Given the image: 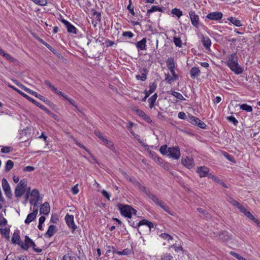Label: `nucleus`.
I'll return each instance as SVG.
<instances>
[{
    "mask_svg": "<svg viewBox=\"0 0 260 260\" xmlns=\"http://www.w3.org/2000/svg\"><path fill=\"white\" fill-rule=\"evenodd\" d=\"M238 57L236 53L232 54L229 57L227 65L236 74H240L243 72V69L239 66L238 62Z\"/></svg>",
    "mask_w": 260,
    "mask_h": 260,
    "instance_id": "f257e3e1",
    "label": "nucleus"
},
{
    "mask_svg": "<svg viewBox=\"0 0 260 260\" xmlns=\"http://www.w3.org/2000/svg\"><path fill=\"white\" fill-rule=\"evenodd\" d=\"M131 183L135 186L138 187L141 190L144 192L149 198H150L157 205L161 201L158 199L157 197L152 193L150 190L146 188L144 186L142 185L140 182L137 181L136 179H131Z\"/></svg>",
    "mask_w": 260,
    "mask_h": 260,
    "instance_id": "f03ea898",
    "label": "nucleus"
},
{
    "mask_svg": "<svg viewBox=\"0 0 260 260\" xmlns=\"http://www.w3.org/2000/svg\"><path fill=\"white\" fill-rule=\"evenodd\" d=\"M117 207L121 215L130 218V206L119 203L117 205Z\"/></svg>",
    "mask_w": 260,
    "mask_h": 260,
    "instance_id": "7ed1b4c3",
    "label": "nucleus"
},
{
    "mask_svg": "<svg viewBox=\"0 0 260 260\" xmlns=\"http://www.w3.org/2000/svg\"><path fill=\"white\" fill-rule=\"evenodd\" d=\"M168 156L174 159H178L180 156V152L179 147H169Z\"/></svg>",
    "mask_w": 260,
    "mask_h": 260,
    "instance_id": "20e7f679",
    "label": "nucleus"
},
{
    "mask_svg": "<svg viewBox=\"0 0 260 260\" xmlns=\"http://www.w3.org/2000/svg\"><path fill=\"white\" fill-rule=\"evenodd\" d=\"M2 187L5 192L6 197L9 199H11L12 194L11 192L10 186L6 179H2Z\"/></svg>",
    "mask_w": 260,
    "mask_h": 260,
    "instance_id": "39448f33",
    "label": "nucleus"
},
{
    "mask_svg": "<svg viewBox=\"0 0 260 260\" xmlns=\"http://www.w3.org/2000/svg\"><path fill=\"white\" fill-rule=\"evenodd\" d=\"M189 15L192 25L196 28L199 27V17L193 11H190L189 12Z\"/></svg>",
    "mask_w": 260,
    "mask_h": 260,
    "instance_id": "423d86ee",
    "label": "nucleus"
},
{
    "mask_svg": "<svg viewBox=\"0 0 260 260\" xmlns=\"http://www.w3.org/2000/svg\"><path fill=\"white\" fill-rule=\"evenodd\" d=\"M131 15H133L131 20V23L134 25L139 24L140 22L142 21V16L139 14H137L134 12L133 9H131Z\"/></svg>",
    "mask_w": 260,
    "mask_h": 260,
    "instance_id": "0eeeda50",
    "label": "nucleus"
},
{
    "mask_svg": "<svg viewBox=\"0 0 260 260\" xmlns=\"http://www.w3.org/2000/svg\"><path fill=\"white\" fill-rule=\"evenodd\" d=\"M66 223L70 228L73 230V231L77 228L74 221V216L72 215L67 214L65 216Z\"/></svg>",
    "mask_w": 260,
    "mask_h": 260,
    "instance_id": "6e6552de",
    "label": "nucleus"
},
{
    "mask_svg": "<svg viewBox=\"0 0 260 260\" xmlns=\"http://www.w3.org/2000/svg\"><path fill=\"white\" fill-rule=\"evenodd\" d=\"M61 22L64 24L68 32L73 33L74 34H77L76 28L74 25H73L71 23H70L68 21L64 19H62L61 20Z\"/></svg>",
    "mask_w": 260,
    "mask_h": 260,
    "instance_id": "1a4fd4ad",
    "label": "nucleus"
},
{
    "mask_svg": "<svg viewBox=\"0 0 260 260\" xmlns=\"http://www.w3.org/2000/svg\"><path fill=\"white\" fill-rule=\"evenodd\" d=\"M222 13L220 12H214L209 13L206 17L207 18L212 20H219L222 17Z\"/></svg>",
    "mask_w": 260,
    "mask_h": 260,
    "instance_id": "9d476101",
    "label": "nucleus"
},
{
    "mask_svg": "<svg viewBox=\"0 0 260 260\" xmlns=\"http://www.w3.org/2000/svg\"><path fill=\"white\" fill-rule=\"evenodd\" d=\"M190 123L192 124L198 125L201 128H205L206 126V124L204 122L194 116H191L190 117Z\"/></svg>",
    "mask_w": 260,
    "mask_h": 260,
    "instance_id": "9b49d317",
    "label": "nucleus"
},
{
    "mask_svg": "<svg viewBox=\"0 0 260 260\" xmlns=\"http://www.w3.org/2000/svg\"><path fill=\"white\" fill-rule=\"evenodd\" d=\"M202 42L204 47L208 50L210 49L211 45V41L210 39L207 36H204L203 34H201Z\"/></svg>",
    "mask_w": 260,
    "mask_h": 260,
    "instance_id": "f8f14e48",
    "label": "nucleus"
},
{
    "mask_svg": "<svg viewBox=\"0 0 260 260\" xmlns=\"http://www.w3.org/2000/svg\"><path fill=\"white\" fill-rule=\"evenodd\" d=\"M197 172L200 177H207L209 173V169L205 166H201L198 168Z\"/></svg>",
    "mask_w": 260,
    "mask_h": 260,
    "instance_id": "ddd939ff",
    "label": "nucleus"
},
{
    "mask_svg": "<svg viewBox=\"0 0 260 260\" xmlns=\"http://www.w3.org/2000/svg\"><path fill=\"white\" fill-rule=\"evenodd\" d=\"M182 164L188 169H191L194 167L193 159L192 158L187 157L182 159Z\"/></svg>",
    "mask_w": 260,
    "mask_h": 260,
    "instance_id": "4468645a",
    "label": "nucleus"
},
{
    "mask_svg": "<svg viewBox=\"0 0 260 260\" xmlns=\"http://www.w3.org/2000/svg\"><path fill=\"white\" fill-rule=\"evenodd\" d=\"M32 242L33 241L28 236H25L24 243L23 242L21 243V247L24 250H27Z\"/></svg>",
    "mask_w": 260,
    "mask_h": 260,
    "instance_id": "2eb2a0df",
    "label": "nucleus"
},
{
    "mask_svg": "<svg viewBox=\"0 0 260 260\" xmlns=\"http://www.w3.org/2000/svg\"><path fill=\"white\" fill-rule=\"evenodd\" d=\"M38 211V209L36 208V209H34L33 210V212L32 213L28 214L26 219L25 220V223L26 224H29L32 220H34L35 218L36 217Z\"/></svg>",
    "mask_w": 260,
    "mask_h": 260,
    "instance_id": "dca6fc26",
    "label": "nucleus"
},
{
    "mask_svg": "<svg viewBox=\"0 0 260 260\" xmlns=\"http://www.w3.org/2000/svg\"><path fill=\"white\" fill-rule=\"evenodd\" d=\"M56 226L51 224L49 226L47 232L45 234V236L46 237L50 238L53 236V235L56 232Z\"/></svg>",
    "mask_w": 260,
    "mask_h": 260,
    "instance_id": "f3484780",
    "label": "nucleus"
},
{
    "mask_svg": "<svg viewBox=\"0 0 260 260\" xmlns=\"http://www.w3.org/2000/svg\"><path fill=\"white\" fill-rule=\"evenodd\" d=\"M10 87L12 88L13 89L17 91L19 94H20L21 95L23 96L24 98H26L31 102H32L34 104H36V101L31 98V97L27 95L26 94L24 93L22 91H20V90L18 89L15 87L12 86V85H9Z\"/></svg>",
    "mask_w": 260,
    "mask_h": 260,
    "instance_id": "a211bd4d",
    "label": "nucleus"
},
{
    "mask_svg": "<svg viewBox=\"0 0 260 260\" xmlns=\"http://www.w3.org/2000/svg\"><path fill=\"white\" fill-rule=\"evenodd\" d=\"M50 208L48 202H45L41 206L40 209V214L47 215L50 212Z\"/></svg>",
    "mask_w": 260,
    "mask_h": 260,
    "instance_id": "6ab92c4d",
    "label": "nucleus"
},
{
    "mask_svg": "<svg viewBox=\"0 0 260 260\" xmlns=\"http://www.w3.org/2000/svg\"><path fill=\"white\" fill-rule=\"evenodd\" d=\"M11 241L13 244H17L21 247L22 242L20 240L19 231L14 232Z\"/></svg>",
    "mask_w": 260,
    "mask_h": 260,
    "instance_id": "aec40b11",
    "label": "nucleus"
},
{
    "mask_svg": "<svg viewBox=\"0 0 260 260\" xmlns=\"http://www.w3.org/2000/svg\"><path fill=\"white\" fill-rule=\"evenodd\" d=\"M62 260H80V258L74 253L68 252L62 257Z\"/></svg>",
    "mask_w": 260,
    "mask_h": 260,
    "instance_id": "412c9836",
    "label": "nucleus"
},
{
    "mask_svg": "<svg viewBox=\"0 0 260 260\" xmlns=\"http://www.w3.org/2000/svg\"><path fill=\"white\" fill-rule=\"evenodd\" d=\"M200 70L198 67H192L190 70V77L192 79L198 78L200 76Z\"/></svg>",
    "mask_w": 260,
    "mask_h": 260,
    "instance_id": "4be33fe9",
    "label": "nucleus"
},
{
    "mask_svg": "<svg viewBox=\"0 0 260 260\" xmlns=\"http://www.w3.org/2000/svg\"><path fill=\"white\" fill-rule=\"evenodd\" d=\"M167 66L171 73H174L175 71V63L174 58L172 57L169 58L166 61Z\"/></svg>",
    "mask_w": 260,
    "mask_h": 260,
    "instance_id": "5701e85b",
    "label": "nucleus"
},
{
    "mask_svg": "<svg viewBox=\"0 0 260 260\" xmlns=\"http://www.w3.org/2000/svg\"><path fill=\"white\" fill-rule=\"evenodd\" d=\"M146 39L143 38L141 41L137 42L136 43V46L138 50H146Z\"/></svg>",
    "mask_w": 260,
    "mask_h": 260,
    "instance_id": "b1692460",
    "label": "nucleus"
},
{
    "mask_svg": "<svg viewBox=\"0 0 260 260\" xmlns=\"http://www.w3.org/2000/svg\"><path fill=\"white\" fill-rule=\"evenodd\" d=\"M219 239L223 242H226L231 239V236L225 231L222 232L219 234Z\"/></svg>",
    "mask_w": 260,
    "mask_h": 260,
    "instance_id": "393cba45",
    "label": "nucleus"
},
{
    "mask_svg": "<svg viewBox=\"0 0 260 260\" xmlns=\"http://www.w3.org/2000/svg\"><path fill=\"white\" fill-rule=\"evenodd\" d=\"M25 190L26 189L16 186L14 191L15 197L17 198H20L24 194Z\"/></svg>",
    "mask_w": 260,
    "mask_h": 260,
    "instance_id": "a878e982",
    "label": "nucleus"
},
{
    "mask_svg": "<svg viewBox=\"0 0 260 260\" xmlns=\"http://www.w3.org/2000/svg\"><path fill=\"white\" fill-rule=\"evenodd\" d=\"M157 84L155 82L151 83L149 84V89L148 91H145V94L146 97H148L151 93H152L156 89Z\"/></svg>",
    "mask_w": 260,
    "mask_h": 260,
    "instance_id": "bb28decb",
    "label": "nucleus"
},
{
    "mask_svg": "<svg viewBox=\"0 0 260 260\" xmlns=\"http://www.w3.org/2000/svg\"><path fill=\"white\" fill-rule=\"evenodd\" d=\"M228 20L236 26H242V24L240 20L235 17H231L228 18Z\"/></svg>",
    "mask_w": 260,
    "mask_h": 260,
    "instance_id": "cd10ccee",
    "label": "nucleus"
},
{
    "mask_svg": "<svg viewBox=\"0 0 260 260\" xmlns=\"http://www.w3.org/2000/svg\"><path fill=\"white\" fill-rule=\"evenodd\" d=\"M30 194L33 198L31 199H34L35 200H40L41 198L40 192L37 189H33Z\"/></svg>",
    "mask_w": 260,
    "mask_h": 260,
    "instance_id": "c85d7f7f",
    "label": "nucleus"
},
{
    "mask_svg": "<svg viewBox=\"0 0 260 260\" xmlns=\"http://www.w3.org/2000/svg\"><path fill=\"white\" fill-rule=\"evenodd\" d=\"M157 98V94L156 93H154L148 100V102L149 103V107L152 109L154 106V104Z\"/></svg>",
    "mask_w": 260,
    "mask_h": 260,
    "instance_id": "c756f323",
    "label": "nucleus"
},
{
    "mask_svg": "<svg viewBox=\"0 0 260 260\" xmlns=\"http://www.w3.org/2000/svg\"><path fill=\"white\" fill-rule=\"evenodd\" d=\"M147 71L144 69L143 72L141 73V75H137L136 77L138 80H141L144 81L147 78Z\"/></svg>",
    "mask_w": 260,
    "mask_h": 260,
    "instance_id": "7c9ffc66",
    "label": "nucleus"
},
{
    "mask_svg": "<svg viewBox=\"0 0 260 260\" xmlns=\"http://www.w3.org/2000/svg\"><path fill=\"white\" fill-rule=\"evenodd\" d=\"M156 11L162 12L164 11V8H160L157 6H153L150 9L147 10V13H151Z\"/></svg>",
    "mask_w": 260,
    "mask_h": 260,
    "instance_id": "2f4dec72",
    "label": "nucleus"
},
{
    "mask_svg": "<svg viewBox=\"0 0 260 260\" xmlns=\"http://www.w3.org/2000/svg\"><path fill=\"white\" fill-rule=\"evenodd\" d=\"M157 206L160 207L162 209H163L165 211L168 212L169 214L171 215H173V213L171 211L169 206H168L166 204H165L162 201L159 203V204Z\"/></svg>",
    "mask_w": 260,
    "mask_h": 260,
    "instance_id": "473e14b6",
    "label": "nucleus"
},
{
    "mask_svg": "<svg viewBox=\"0 0 260 260\" xmlns=\"http://www.w3.org/2000/svg\"><path fill=\"white\" fill-rule=\"evenodd\" d=\"M132 110H133V111L134 112H135L137 115H138V116H139L141 118H143V117H145V113L143 111H142L141 110L138 109L137 107H134Z\"/></svg>",
    "mask_w": 260,
    "mask_h": 260,
    "instance_id": "72a5a7b5",
    "label": "nucleus"
},
{
    "mask_svg": "<svg viewBox=\"0 0 260 260\" xmlns=\"http://www.w3.org/2000/svg\"><path fill=\"white\" fill-rule=\"evenodd\" d=\"M171 13L173 15L176 16L178 18H179L182 15V12L179 9L174 8L171 11Z\"/></svg>",
    "mask_w": 260,
    "mask_h": 260,
    "instance_id": "f704fd0d",
    "label": "nucleus"
},
{
    "mask_svg": "<svg viewBox=\"0 0 260 260\" xmlns=\"http://www.w3.org/2000/svg\"><path fill=\"white\" fill-rule=\"evenodd\" d=\"M14 166V162L11 160H8L6 162V166H5V171L9 172L10 171Z\"/></svg>",
    "mask_w": 260,
    "mask_h": 260,
    "instance_id": "c9c22d12",
    "label": "nucleus"
},
{
    "mask_svg": "<svg viewBox=\"0 0 260 260\" xmlns=\"http://www.w3.org/2000/svg\"><path fill=\"white\" fill-rule=\"evenodd\" d=\"M197 210L198 211L199 213L202 214L203 216L206 218H210V215L209 214L208 212H207L206 210L203 209L201 208H198L197 209Z\"/></svg>",
    "mask_w": 260,
    "mask_h": 260,
    "instance_id": "e433bc0d",
    "label": "nucleus"
},
{
    "mask_svg": "<svg viewBox=\"0 0 260 260\" xmlns=\"http://www.w3.org/2000/svg\"><path fill=\"white\" fill-rule=\"evenodd\" d=\"M240 109L248 112H250L252 111V107L246 104L241 105L240 106Z\"/></svg>",
    "mask_w": 260,
    "mask_h": 260,
    "instance_id": "4c0bfd02",
    "label": "nucleus"
},
{
    "mask_svg": "<svg viewBox=\"0 0 260 260\" xmlns=\"http://www.w3.org/2000/svg\"><path fill=\"white\" fill-rule=\"evenodd\" d=\"M160 152L163 155H168L169 152V148L166 145L161 146L159 149Z\"/></svg>",
    "mask_w": 260,
    "mask_h": 260,
    "instance_id": "58836bf2",
    "label": "nucleus"
},
{
    "mask_svg": "<svg viewBox=\"0 0 260 260\" xmlns=\"http://www.w3.org/2000/svg\"><path fill=\"white\" fill-rule=\"evenodd\" d=\"M173 42L175 43V45L177 47H182V41L181 40L180 38H178L177 37H173Z\"/></svg>",
    "mask_w": 260,
    "mask_h": 260,
    "instance_id": "ea45409f",
    "label": "nucleus"
},
{
    "mask_svg": "<svg viewBox=\"0 0 260 260\" xmlns=\"http://www.w3.org/2000/svg\"><path fill=\"white\" fill-rule=\"evenodd\" d=\"M16 186L26 189L27 187V181L24 179H22Z\"/></svg>",
    "mask_w": 260,
    "mask_h": 260,
    "instance_id": "a19ab883",
    "label": "nucleus"
},
{
    "mask_svg": "<svg viewBox=\"0 0 260 260\" xmlns=\"http://www.w3.org/2000/svg\"><path fill=\"white\" fill-rule=\"evenodd\" d=\"M0 233L1 234L5 235L6 238H9L10 230L7 229H0Z\"/></svg>",
    "mask_w": 260,
    "mask_h": 260,
    "instance_id": "79ce46f5",
    "label": "nucleus"
},
{
    "mask_svg": "<svg viewBox=\"0 0 260 260\" xmlns=\"http://www.w3.org/2000/svg\"><path fill=\"white\" fill-rule=\"evenodd\" d=\"M36 5L44 6L47 4V0H32Z\"/></svg>",
    "mask_w": 260,
    "mask_h": 260,
    "instance_id": "37998d69",
    "label": "nucleus"
},
{
    "mask_svg": "<svg viewBox=\"0 0 260 260\" xmlns=\"http://www.w3.org/2000/svg\"><path fill=\"white\" fill-rule=\"evenodd\" d=\"M226 119L229 122L233 123L235 126L237 125L238 123V121L234 116H228L226 117Z\"/></svg>",
    "mask_w": 260,
    "mask_h": 260,
    "instance_id": "c03bdc74",
    "label": "nucleus"
},
{
    "mask_svg": "<svg viewBox=\"0 0 260 260\" xmlns=\"http://www.w3.org/2000/svg\"><path fill=\"white\" fill-rule=\"evenodd\" d=\"M171 94L179 100H185V99L184 98L183 95L179 92L173 91L172 92Z\"/></svg>",
    "mask_w": 260,
    "mask_h": 260,
    "instance_id": "a18cd8bd",
    "label": "nucleus"
},
{
    "mask_svg": "<svg viewBox=\"0 0 260 260\" xmlns=\"http://www.w3.org/2000/svg\"><path fill=\"white\" fill-rule=\"evenodd\" d=\"M4 56L6 57V58L9 61L12 62H16L17 61V59L13 58L9 54L5 53L4 54Z\"/></svg>",
    "mask_w": 260,
    "mask_h": 260,
    "instance_id": "49530a36",
    "label": "nucleus"
},
{
    "mask_svg": "<svg viewBox=\"0 0 260 260\" xmlns=\"http://www.w3.org/2000/svg\"><path fill=\"white\" fill-rule=\"evenodd\" d=\"M13 150V148L10 146H4L1 149V152L3 153H9Z\"/></svg>",
    "mask_w": 260,
    "mask_h": 260,
    "instance_id": "de8ad7c7",
    "label": "nucleus"
},
{
    "mask_svg": "<svg viewBox=\"0 0 260 260\" xmlns=\"http://www.w3.org/2000/svg\"><path fill=\"white\" fill-rule=\"evenodd\" d=\"M160 236L164 239L167 240L168 241L173 239V237L169 234L167 233H162Z\"/></svg>",
    "mask_w": 260,
    "mask_h": 260,
    "instance_id": "09e8293b",
    "label": "nucleus"
},
{
    "mask_svg": "<svg viewBox=\"0 0 260 260\" xmlns=\"http://www.w3.org/2000/svg\"><path fill=\"white\" fill-rule=\"evenodd\" d=\"M173 258L171 254L166 253L161 256L160 260H172Z\"/></svg>",
    "mask_w": 260,
    "mask_h": 260,
    "instance_id": "8fccbe9b",
    "label": "nucleus"
},
{
    "mask_svg": "<svg viewBox=\"0 0 260 260\" xmlns=\"http://www.w3.org/2000/svg\"><path fill=\"white\" fill-rule=\"evenodd\" d=\"M93 15L95 17V19H96V21H98L99 22H100L101 21V13L94 11L93 12Z\"/></svg>",
    "mask_w": 260,
    "mask_h": 260,
    "instance_id": "3c124183",
    "label": "nucleus"
},
{
    "mask_svg": "<svg viewBox=\"0 0 260 260\" xmlns=\"http://www.w3.org/2000/svg\"><path fill=\"white\" fill-rule=\"evenodd\" d=\"M132 215H134L138 217H141L142 214L140 212L137 213V211L131 207V216Z\"/></svg>",
    "mask_w": 260,
    "mask_h": 260,
    "instance_id": "603ef678",
    "label": "nucleus"
},
{
    "mask_svg": "<svg viewBox=\"0 0 260 260\" xmlns=\"http://www.w3.org/2000/svg\"><path fill=\"white\" fill-rule=\"evenodd\" d=\"M13 81L14 82V83L16 84L17 86H18L19 87H20L22 89L24 90V91H25V90L26 89L27 87L26 86H25L24 85H23V84H21L20 82H18L17 80H13Z\"/></svg>",
    "mask_w": 260,
    "mask_h": 260,
    "instance_id": "864d4df0",
    "label": "nucleus"
},
{
    "mask_svg": "<svg viewBox=\"0 0 260 260\" xmlns=\"http://www.w3.org/2000/svg\"><path fill=\"white\" fill-rule=\"evenodd\" d=\"M38 99H39L41 101H44L46 104L48 105H50L51 103L49 100H48L47 99H46L44 96L41 94L39 96Z\"/></svg>",
    "mask_w": 260,
    "mask_h": 260,
    "instance_id": "5fc2aeb1",
    "label": "nucleus"
},
{
    "mask_svg": "<svg viewBox=\"0 0 260 260\" xmlns=\"http://www.w3.org/2000/svg\"><path fill=\"white\" fill-rule=\"evenodd\" d=\"M149 221L147 220V219H143L141 221H140L139 223L137 224L136 226H139L142 225H148Z\"/></svg>",
    "mask_w": 260,
    "mask_h": 260,
    "instance_id": "6e6d98bb",
    "label": "nucleus"
},
{
    "mask_svg": "<svg viewBox=\"0 0 260 260\" xmlns=\"http://www.w3.org/2000/svg\"><path fill=\"white\" fill-rule=\"evenodd\" d=\"M229 202H230L233 206L237 207V208L239 207V206L240 205L239 203H238L236 200H234L233 199L230 198L229 200Z\"/></svg>",
    "mask_w": 260,
    "mask_h": 260,
    "instance_id": "4d7b16f0",
    "label": "nucleus"
},
{
    "mask_svg": "<svg viewBox=\"0 0 260 260\" xmlns=\"http://www.w3.org/2000/svg\"><path fill=\"white\" fill-rule=\"evenodd\" d=\"M39 200H35L34 199L30 200V203L31 205H34V210L38 208L37 204L39 202Z\"/></svg>",
    "mask_w": 260,
    "mask_h": 260,
    "instance_id": "13d9d810",
    "label": "nucleus"
},
{
    "mask_svg": "<svg viewBox=\"0 0 260 260\" xmlns=\"http://www.w3.org/2000/svg\"><path fill=\"white\" fill-rule=\"evenodd\" d=\"M230 254L232 255V256H233L234 257H236V258H237L238 260H241L243 257V256H241L240 255H239V254H238L235 252H233V251H231Z\"/></svg>",
    "mask_w": 260,
    "mask_h": 260,
    "instance_id": "bf43d9fd",
    "label": "nucleus"
},
{
    "mask_svg": "<svg viewBox=\"0 0 260 260\" xmlns=\"http://www.w3.org/2000/svg\"><path fill=\"white\" fill-rule=\"evenodd\" d=\"M71 191H72V193L74 194H77L79 192V189H78V184H76L75 186H74L72 188Z\"/></svg>",
    "mask_w": 260,
    "mask_h": 260,
    "instance_id": "052dcab7",
    "label": "nucleus"
},
{
    "mask_svg": "<svg viewBox=\"0 0 260 260\" xmlns=\"http://www.w3.org/2000/svg\"><path fill=\"white\" fill-rule=\"evenodd\" d=\"M224 156L229 160H230V161H232V162H233L234 160V157L231 155L230 154H229L227 152H224Z\"/></svg>",
    "mask_w": 260,
    "mask_h": 260,
    "instance_id": "680f3d73",
    "label": "nucleus"
},
{
    "mask_svg": "<svg viewBox=\"0 0 260 260\" xmlns=\"http://www.w3.org/2000/svg\"><path fill=\"white\" fill-rule=\"evenodd\" d=\"M244 215L251 220H254V217L249 211H247Z\"/></svg>",
    "mask_w": 260,
    "mask_h": 260,
    "instance_id": "e2e57ef3",
    "label": "nucleus"
},
{
    "mask_svg": "<svg viewBox=\"0 0 260 260\" xmlns=\"http://www.w3.org/2000/svg\"><path fill=\"white\" fill-rule=\"evenodd\" d=\"M178 117L181 119H185L186 118V114L183 112H180L178 113Z\"/></svg>",
    "mask_w": 260,
    "mask_h": 260,
    "instance_id": "0e129e2a",
    "label": "nucleus"
},
{
    "mask_svg": "<svg viewBox=\"0 0 260 260\" xmlns=\"http://www.w3.org/2000/svg\"><path fill=\"white\" fill-rule=\"evenodd\" d=\"M102 195L108 200H110V194L105 190L102 191Z\"/></svg>",
    "mask_w": 260,
    "mask_h": 260,
    "instance_id": "69168bd1",
    "label": "nucleus"
},
{
    "mask_svg": "<svg viewBox=\"0 0 260 260\" xmlns=\"http://www.w3.org/2000/svg\"><path fill=\"white\" fill-rule=\"evenodd\" d=\"M238 208L239 209V210L244 213V214L247 211V209L241 204H240Z\"/></svg>",
    "mask_w": 260,
    "mask_h": 260,
    "instance_id": "338daca9",
    "label": "nucleus"
},
{
    "mask_svg": "<svg viewBox=\"0 0 260 260\" xmlns=\"http://www.w3.org/2000/svg\"><path fill=\"white\" fill-rule=\"evenodd\" d=\"M35 170V168L32 166H27L25 167L23 169L24 171L26 172H31Z\"/></svg>",
    "mask_w": 260,
    "mask_h": 260,
    "instance_id": "774afa93",
    "label": "nucleus"
}]
</instances>
